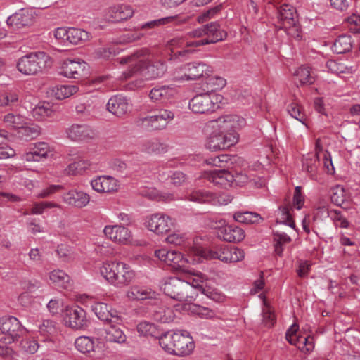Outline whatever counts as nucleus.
I'll use <instances>...</instances> for the list:
<instances>
[{
    "label": "nucleus",
    "mask_w": 360,
    "mask_h": 360,
    "mask_svg": "<svg viewBox=\"0 0 360 360\" xmlns=\"http://www.w3.org/2000/svg\"><path fill=\"white\" fill-rule=\"evenodd\" d=\"M99 271L106 281L116 288L127 286L135 277L134 271L128 264L117 261L103 262Z\"/></svg>",
    "instance_id": "obj_4"
},
{
    "label": "nucleus",
    "mask_w": 360,
    "mask_h": 360,
    "mask_svg": "<svg viewBox=\"0 0 360 360\" xmlns=\"http://www.w3.org/2000/svg\"><path fill=\"white\" fill-rule=\"evenodd\" d=\"M79 91L77 85H58L52 89V93L58 100L68 98Z\"/></svg>",
    "instance_id": "obj_39"
},
{
    "label": "nucleus",
    "mask_w": 360,
    "mask_h": 360,
    "mask_svg": "<svg viewBox=\"0 0 360 360\" xmlns=\"http://www.w3.org/2000/svg\"><path fill=\"white\" fill-rule=\"evenodd\" d=\"M65 319L66 325L75 330L83 329L88 325L85 311L78 306L67 307Z\"/></svg>",
    "instance_id": "obj_16"
},
{
    "label": "nucleus",
    "mask_w": 360,
    "mask_h": 360,
    "mask_svg": "<svg viewBox=\"0 0 360 360\" xmlns=\"http://www.w3.org/2000/svg\"><path fill=\"white\" fill-rule=\"evenodd\" d=\"M326 68L330 72L334 74H340L345 72V66L342 63H338L334 60H329L326 63Z\"/></svg>",
    "instance_id": "obj_63"
},
{
    "label": "nucleus",
    "mask_w": 360,
    "mask_h": 360,
    "mask_svg": "<svg viewBox=\"0 0 360 360\" xmlns=\"http://www.w3.org/2000/svg\"><path fill=\"white\" fill-rule=\"evenodd\" d=\"M280 217L279 220L281 223L289 226L291 228L295 227V221H293L291 214L290 213V209L287 206L281 207L279 208Z\"/></svg>",
    "instance_id": "obj_57"
},
{
    "label": "nucleus",
    "mask_w": 360,
    "mask_h": 360,
    "mask_svg": "<svg viewBox=\"0 0 360 360\" xmlns=\"http://www.w3.org/2000/svg\"><path fill=\"white\" fill-rule=\"evenodd\" d=\"M191 253L207 259H218L225 263H235L243 259V250L235 246L221 245L212 249L203 248L200 246L193 247Z\"/></svg>",
    "instance_id": "obj_5"
},
{
    "label": "nucleus",
    "mask_w": 360,
    "mask_h": 360,
    "mask_svg": "<svg viewBox=\"0 0 360 360\" xmlns=\"http://www.w3.org/2000/svg\"><path fill=\"white\" fill-rule=\"evenodd\" d=\"M233 219L236 221L243 224H255L263 220L258 213L248 211L235 212Z\"/></svg>",
    "instance_id": "obj_41"
},
{
    "label": "nucleus",
    "mask_w": 360,
    "mask_h": 360,
    "mask_svg": "<svg viewBox=\"0 0 360 360\" xmlns=\"http://www.w3.org/2000/svg\"><path fill=\"white\" fill-rule=\"evenodd\" d=\"M129 106V102L127 97L117 94L108 100L106 109L115 116L122 117L128 112Z\"/></svg>",
    "instance_id": "obj_18"
},
{
    "label": "nucleus",
    "mask_w": 360,
    "mask_h": 360,
    "mask_svg": "<svg viewBox=\"0 0 360 360\" xmlns=\"http://www.w3.org/2000/svg\"><path fill=\"white\" fill-rule=\"evenodd\" d=\"M187 198L191 201L199 203L209 202L212 204L214 200V193L205 191H193Z\"/></svg>",
    "instance_id": "obj_47"
},
{
    "label": "nucleus",
    "mask_w": 360,
    "mask_h": 360,
    "mask_svg": "<svg viewBox=\"0 0 360 360\" xmlns=\"http://www.w3.org/2000/svg\"><path fill=\"white\" fill-rule=\"evenodd\" d=\"M0 331L2 335L0 341L6 345L18 341L27 332L20 321L12 316H4L0 318Z\"/></svg>",
    "instance_id": "obj_9"
},
{
    "label": "nucleus",
    "mask_w": 360,
    "mask_h": 360,
    "mask_svg": "<svg viewBox=\"0 0 360 360\" xmlns=\"http://www.w3.org/2000/svg\"><path fill=\"white\" fill-rule=\"evenodd\" d=\"M89 73L88 64L84 60H65L60 68V74L68 78L81 79Z\"/></svg>",
    "instance_id": "obj_13"
},
{
    "label": "nucleus",
    "mask_w": 360,
    "mask_h": 360,
    "mask_svg": "<svg viewBox=\"0 0 360 360\" xmlns=\"http://www.w3.org/2000/svg\"><path fill=\"white\" fill-rule=\"evenodd\" d=\"M67 137L72 141H87L96 136V133L84 124H72L65 130Z\"/></svg>",
    "instance_id": "obj_15"
},
{
    "label": "nucleus",
    "mask_w": 360,
    "mask_h": 360,
    "mask_svg": "<svg viewBox=\"0 0 360 360\" xmlns=\"http://www.w3.org/2000/svg\"><path fill=\"white\" fill-rule=\"evenodd\" d=\"M121 323H112L105 329V340L109 342H115L118 344L124 343L127 340V336L123 330L118 326Z\"/></svg>",
    "instance_id": "obj_30"
},
{
    "label": "nucleus",
    "mask_w": 360,
    "mask_h": 360,
    "mask_svg": "<svg viewBox=\"0 0 360 360\" xmlns=\"http://www.w3.org/2000/svg\"><path fill=\"white\" fill-rule=\"evenodd\" d=\"M92 188L98 193H110L117 190L118 181L110 176H101L91 181Z\"/></svg>",
    "instance_id": "obj_20"
},
{
    "label": "nucleus",
    "mask_w": 360,
    "mask_h": 360,
    "mask_svg": "<svg viewBox=\"0 0 360 360\" xmlns=\"http://www.w3.org/2000/svg\"><path fill=\"white\" fill-rule=\"evenodd\" d=\"M6 22L15 29H20L30 25L33 22V16L28 10L21 9L9 16Z\"/></svg>",
    "instance_id": "obj_23"
},
{
    "label": "nucleus",
    "mask_w": 360,
    "mask_h": 360,
    "mask_svg": "<svg viewBox=\"0 0 360 360\" xmlns=\"http://www.w3.org/2000/svg\"><path fill=\"white\" fill-rule=\"evenodd\" d=\"M353 41L350 35L339 36L333 43V51L337 54H343L352 50Z\"/></svg>",
    "instance_id": "obj_35"
},
{
    "label": "nucleus",
    "mask_w": 360,
    "mask_h": 360,
    "mask_svg": "<svg viewBox=\"0 0 360 360\" xmlns=\"http://www.w3.org/2000/svg\"><path fill=\"white\" fill-rule=\"evenodd\" d=\"M162 289L167 296L179 302H191L197 296V294L193 292L192 286L177 277L168 278L162 285Z\"/></svg>",
    "instance_id": "obj_7"
},
{
    "label": "nucleus",
    "mask_w": 360,
    "mask_h": 360,
    "mask_svg": "<svg viewBox=\"0 0 360 360\" xmlns=\"http://www.w3.org/2000/svg\"><path fill=\"white\" fill-rule=\"evenodd\" d=\"M328 215L336 226L345 229L349 226V221L340 211L332 210L328 212Z\"/></svg>",
    "instance_id": "obj_54"
},
{
    "label": "nucleus",
    "mask_w": 360,
    "mask_h": 360,
    "mask_svg": "<svg viewBox=\"0 0 360 360\" xmlns=\"http://www.w3.org/2000/svg\"><path fill=\"white\" fill-rule=\"evenodd\" d=\"M167 261V265L171 266L174 271L179 272H186L188 259L181 252L171 250L169 253Z\"/></svg>",
    "instance_id": "obj_29"
},
{
    "label": "nucleus",
    "mask_w": 360,
    "mask_h": 360,
    "mask_svg": "<svg viewBox=\"0 0 360 360\" xmlns=\"http://www.w3.org/2000/svg\"><path fill=\"white\" fill-rule=\"evenodd\" d=\"M278 19L285 30L294 27L297 22L295 8L288 4L281 6L278 11Z\"/></svg>",
    "instance_id": "obj_27"
},
{
    "label": "nucleus",
    "mask_w": 360,
    "mask_h": 360,
    "mask_svg": "<svg viewBox=\"0 0 360 360\" xmlns=\"http://www.w3.org/2000/svg\"><path fill=\"white\" fill-rule=\"evenodd\" d=\"M174 219L164 212H157L147 216L144 224L150 231L157 235H164L174 227Z\"/></svg>",
    "instance_id": "obj_11"
},
{
    "label": "nucleus",
    "mask_w": 360,
    "mask_h": 360,
    "mask_svg": "<svg viewBox=\"0 0 360 360\" xmlns=\"http://www.w3.org/2000/svg\"><path fill=\"white\" fill-rule=\"evenodd\" d=\"M49 279L56 286L67 288L70 282V276L63 270L55 269L49 273Z\"/></svg>",
    "instance_id": "obj_43"
},
{
    "label": "nucleus",
    "mask_w": 360,
    "mask_h": 360,
    "mask_svg": "<svg viewBox=\"0 0 360 360\" xmlns=\"http://www.w3.org/2000/svg\"><path fill=\"white\" fill-rule=\"evenodd\" d=\"M174 117L173 112L161 109L155 114L141 119V124L148 130H161Z\"/></svg>",
    "instance_id": "obj_12"
},
{
    "label": "nucleus",
    "mask_w": 360,
    "mask_h": 360,
    "mask_svg": "<svg viewBox=\"0 0 360 360\" xmlns=\"http://www.w3.org/2000/svg\"><path fill=\"white\" fill-rule=\"evenodd\" d=\"M51 65V57L48 54L43 51H36L20 58L17 63V68L25 75H36Z\"/></svg>",
    "instance_id": "obj_6"
},
{
    "label": "nucleus",
    "mask_w": 360,
    "mask_h": 360,
    "mask_svg": "<svg viewBox=\"0 0 360 360\" xmlns=\"http://www.w3.org/2000/svg\"><path fill=\"white\" fill-rule=\"evenodd\" d=\"M190 311L202 319H214L218 317V311L199 304H191Z\"/></svg>",
    "instance_id": "obj_45"
},
{
    "label": "nucleus",
    "mask_w": 360,
    "mask_h": 360,
    "mask_svg": "<svg viewBox=\"0 0 360 360\" xmlns=\"http://www.w3.org/2000/svg\"><path fill=\"white\" fill-rule=\"evenodd\" d=\"M188 21V18H181L179 15H171L156 20H153L141 25L142 29L147 27H152L157 25H165L172 24L174 25H180L186 23Z\"/></svg>",
    "instance_id": "obj_38"
},
{
    "label": "nucleus",
    "mask_w": 360,
    "mask_h": 360,
    "mask_svg": "<svg viewBox=\"0 0 360 360\" xmlns=\"http://www.w3.org/2000/svg\"><path fill=\"white\" fill-rule=\"evenodd\" d=\"M138 333L143 336H151L159 339V331L153 323L142 321L137 325Z\"/></svg>",
    "instance_id": "obj_49"
},
{
    "label": "nucleus",
    "mask_w": 360,
    "mask_h": 360,
    "mask_svg": "<svg viewBox=\"0 0 360 360\" xmlns=\"http://www.w3.org/2000/svg\"><path fill=\"white\" fill-rule=\"evenodd\" d=\"M60 207V206L58 204L54 202L43 201L40 202H35L31 207L30 213L32 214H41L46 209Z\"/></svg>",
    "instance_id": "obj_53"
},
{
    "label": "nucleus",
    "mask_w": 360,
    "mask_h": 360,
    "mask_svg": "<svg viewBox=\"0 0 360 360\" xmlns=\"http://www.w3.org/2000/svg\"><path fill=\"white\" fill-rule=\"evenodd\" d=\"M175 93L173 88L169 86L155 87L150 92V98L153 101H163L172 97Z\"/></svg>",
    "instance_id": "obj_37"
},
{
    "label": "nucleus",
    "mask_w": 360,
    "mask_h": 360,
    "mask_svg": "<svg viewBox=\"0 0 360 360\" xmlns=\"http://www.w3.org/2000/svg\"><path fill=\"white\" fill-rule=\"evenodd\" d=\"M293 76L301 84H311L315 82V75L309 66L301 65L293 72Z\"/></svg>",
    "instance_id": "obj_34"
},
{
    "label": "nucleus",
    "mask_w": 360,
    "mask_h": 360,
    "mask_svg": "<svg viewBox=\"0 0 360 360\" xmlns=\"http://www.w3.org/2000/svg\"><path fill=\"white\" fill-rule=\"evenodd\" d=\"M41 134V129L37 124H22L18 131V136L25 141H30L39 136Z\"/></svg>",
    "instance_id": "obj_33"
},
{
    "label": "nucleus",
    "mask_w": 360,
    "mask_h": 360,
    "mask_svg": "<svg viewBox=\"0 0 360 360\" xmlns=\"http://www.w3.org/2000/svg\"><path fill=\"white\" fill-rule=\"evenodd\" d=\"M120 63L127 64V70L122 73V78L127 79L140 73L146 79H155L162 77L167 71L166 62L160 59L150 60L147 51L141 50L134 54L120 58Z\"/></svg>",
    "instance_id": "obj_2"
},
{
    "label": "nucleus",
    "mask_w": 360,
    "mask_h": 360,
    "mask_svg": "<svg viewBox=\"0 0 360 360\" xmlns=\"http://www.w3.org/2000/svg\"><path fill=\"white\" fill-rule=\"evenodd\" d=\"M221 96L216 94L205 93L195 96L189 101V108L194 113L204 114L214 112L219 108Z\"/></svg>",
    "instance_id": "obj_10"
},
{
    "label": "nucleus",
    "mask_w": 360,
    "mask_h": 360,
    "mask_svg": "<svg viewBox=\"0 0 360 360\" xmlns=\"http://www.w3.org/2000/svg\"><path fill=\"white\" fill-rule=\"evenodd\" d=\"M319 165V160L317 154L308 153L302 158V170L312 179L316 177Z\"/></svg>",
    "instance_id": "obj_31"
},
{
    "label": "nucleus",
    "mask_w": 360,
    "mask_h": 360,
    "mask_svg": "<svg viewBox=\"0 0 360 360\" xmlns=\"http://www.w3.org/2000/svg\"><path fill=\"white\" fill-rule=\"evenodd\" d=\"M63 189V186L62 185H51L41 190V191L37 195V197L39 198H46Z\"/></svg>",
    "instance_id": "obj_62"
},
{
    "label": "nucleus",
    "mask_w": 360,
    "mask_h": 360,
    "mask_svg": "<svg viewBox=\"0 0 360 360\" xmlns=\"http://www.w3.org/2000/svg\"><path fill=\"white\" fill-rule=\"evenodd\" d=\"M69 27H60L53 30L54 37L60 43L68 42Z\"/></svg>",
    "instance_id": "obj_60"
},
{
    "label": "nucleus",
    "mask_w": 360,
    "mask_h": 360,
    "mask_svg": "<svg viewBox=\"0 0 360 360\" xmlns=\"http://www.w3.org/2000/svg\"><path fill=\"white\" fill-rule=\"evenodd\" d=\"M205 29L206 34L208 37L206 39H215V38H219V37L221 36V39L220 41H223L226 37V32L224 30L219 29V25L216 22H212L210 24H207L204 25Z\"/></svg>",
    "instance_id": "obj_46"
},
{
    "label": "nucleus",
    "mask_w": 360,
    "mask_h": 360,
    "mask_svg": "<svg viewBox=\"0 0 360 360\" xmlns=\"http://www.w3.org/2000/svg\"><path fill=\"white\" fill-rule=\"evenodd\" d=\"M90 167V162L88 160H78L70 163L65 169V173L68 175H77L82 174Z\"/></svg>",
    "instance_id": "obj_44"
},
{
    "label": "nucleus",
    "mask_w": 360,
    "mask_h": 360,
    "mask_svg": "<svg viewBox=\"0 0 360 360\" xmlns=\"http://www.w3.org/2000/svg\"><path fill=\"white\" fill-rule=\"evenodd\" d=\"M153 316L155 321L161 323H170L176 316L174 311L166 306L160 307L154 311Z\"/></svg>",
    "instance_id": "obj_40"
},
{
    "label": "nucleus",
    "mask_w": 360,
    "mask_h": 360,
    "mask_svg": "<svg viewBox=\"0 0 360 360\" xmlns=\"http://www.w3.org/2000/svg\"><path fill=\"white\" fill-rule=\"evenodd\" d=\"M126 295L130 300H144L155 298L156 292L147 286L135 285L129 288Z\"/></svg>",
    "instance_id": "obj_26"
},
{
    "label": "nucleus",
    "mask_w": 360,
    "mask_h": 360,
    "mask_svg": "<svg viewBox=\"0 0 360 360\" xmlns=\"http://www.w3.org/2000/svg\"><path fill=\"white\" fill-rule=\"evenodd\" d=\"M212 68L203 62L194 61L185 63L175 69L173 79L176 82L195 80L210 75Z\"/></svg>",
    "instance_id": "obj_8"
},
{
    "label": "nucleus",
    "mask_w": 360,
    "mask_h": 360,
    "mask_svg": "<svg viewBox=\"0 0 360 360\" xmlns=\"http://www.w3.org/2000/svg\"><path fill=\"white\" fill-rule=\"evenodd\" d=\"M20 101V92L18 89L12 88L0 92V107L12 106Z\"/></svg>",
    "instance_id": "obj_32"
},
{
    "label": "nucleus",
    "mask_w": 360,
    "mask_h": 360,
    "mask_svg": "<svg viewBox=\"0 0 360 360\" xmlns=\"http://www.w3.org/2000/svg\"><path fill=\"white\" fill-rule=\"evenodd\" d=\"M202 294L205 295L208 298L217 302H223L225 300V295L224 294L210 288L205 287Z\"/></svg>",
    "instance_id": "obj_58"
},
{
    "label": "nucleus",
    "mask_w": 360,
    "mask_h": 360,
    "mask_svg": "<svg viewBox=\"0 0 360 360\" xmlns=\"http://www.w3.org/2000/svg\"><path fill=\"white\" fill-rule=\"evenodd\" d=\"M288 112L292 117L307 125V117L302 106L297 103H292L288 106Z\"/></svg>",
    "instance_id": "obj_52"
},
{
    "label": "nucleus",
    "mask_w": 360,
    "mask_h": 360,
    "mask_svg": "<svg viewBox=\"0 0 360 360\" xmlns=\"http://www.w3.org/2000/svg\"><path fill=\"white\" fill-rule=\"evenodd\" d=\"M53 114V110L49 103L39 104L32 110L33 117L38 120H42L46 117H51Z\"/></svg>",
    "instance_id": "obj_48"
},
{
    "label": "nucleus",
    "mask_w": 360,
    "mask_h": 360,
    "mask_svg": "<svg viewBox=\"0 0 360 360\" xmlns=\"http://www.w3.org/2000/svg\"><path fill=\"white\" fill-rule=\"evenodd\" d=\"M53 155V149L46 142H36L30 146V150L25 152L22 159L26 162H40Z\"/></svg>",
    "instance_id": "obj_14"
},
{
    "label": "nucleus",
    "mask_w": 360,
    "mask_h": 360,
    "mask_svg": "<svg viewBox=\"0 0 360 360\" xmlns=\"http://www.w3.org/2000/svg\"><path fill=\"white\" fill-rule=\"evenodd\" d=\"M101 341L99 338L89 336H79L75 340V346L80 353L89 356H96L100 351Z\"/></svg>",
    "instance_id": "obj_17"
},
{
    "label": "nucleus",
    "mask_w": 360,
    "mask_h": 360,
    "mask_svg": "<svg viewBox=\"0 0 360 360\" xmlns=\"http://www.w3.org/2000/svg\"><path fill=\"white\" fill-rule=\"evenodd\" d=\"M204 177L215 185L226 187L230 186L232 173L226 169H214L205 172Z\"/></svg>",
    "instance_id": "obj_25"
},
{
    "label": "nucleus",
    "mask_w": 360,
    "mask_h": 360,
    "mask_svg": "<svg viewBox=\"0 0 360 360\" xmlns=\"http://www.w3.org/2000/svg\"><path fill=\"white\" fill-rule=\"evenodd\" d=\"M186 236L185 234L174 233L169 235L166 238L167 243L174 245H181L185 243L186 241Z\"/></svg>",
    "instance_id": "obj_64"
},
{
    "label": "nucleus",
    "mask_w": 360,
    "mask_h": 360,
    "mask_svg": "<svg viewBox=\"0 0 360 360\" xmlns=\"http://www.w3.org/2000/svg\"><path fill=\"white\" fill-rule=\"evenodd\" d=\"M63 198L65 202L78 208L86 206L90 200V197L87 193L76 190L70 191L64 194Z\"/></svg>",
    "instance_id": "obj_28"
},
{
    "label": "nucleus",
    "mask_w": 360,
    "mask_h": 360,
    "mask_svg": "<svg viewBox=\"0 0 360 360\" xmlns=\"http://www.w3.org/2000/svg\"><path fill=\"white\" fill-rule=\"evenodd\" d=\"M110 307L103 302L96 303L92 307V310L95 313L96 316L102 321L108 323H122V320L120 316L117 312L113 314L110 310Z\"/></svg>",
    "instance_id": "obj_19"
},
{
    "label": "nucleus",
    "mask_w": 360,
    "mask_h": 360,
    "mask_svg": "<svg viewBox=\"0 0 360 360\" xmlns=\"http://www.w3.org/2000/svg\"><path fill=\"white\" fill-rule=\"evenodd\" d=\"M3 121L6 126L18 129V131L22 124H25V118L18 114L8 113L4 117Z\"/></svg>",
    "instance_id": "obj_50"
},
{
    "label": "nucleus",
    "mask_w": 360,
    "mask_h": 360,
    "mask_svg": "<svg viewBox=\"0 0 360 360\" xmlns=\"http://www.w3.org/2000/svg\"><path fill=\"white\" fill-rule=\"evenodd\" d=\"M134 13V9L131 6L118 4L108 8L107 16L112 22H120L131 18Z\"/></svg>",
    "instance_id": "obj_22"
},
{
    "label": "nucleus",
    "mask_w": 360,
    "mask_h": 360,
    "mask_svg": "<svg viewBox=\"0 0 360 360\" xmlns=\"http://www.w3.org/2000/svg\"><path fill=\"white\" fill-rule=\"evenodd\" d=\"M91 38L89 32L76 27H69L68 42L72 44H79L86 42Z\"/></svg>",
    "instance_id": "obj_36"
},
{
    "label": "nucleus",
    "mask_w": 360,
    "mask_h": 360,
    "mask_svg": "<svg viewBox=\"0 0 360 360\" xmlns=\"http://www.w3.org/2000/svg\"><path fill=\"white\" fill-rule=\"evenodd\" d=\"M39 333L43 335H48L56 332L55 323L51 320H44L39 326Z\"/></svg>",
    "instance_id": "obj_59"
},
{
    "label": "nucleus",
    "mask_w": 360,
    "mask_h": 360,
    "mask_svg": "<svg viewBox=\"0 0 360 360\" xmlns=\"http://www.w3.org/2000/svg\"><path fill=\"white\" fill-rule=\"evenodd\" d=\"M39 346L37 340L30 338L22 340L19 345L22 352L29 354H34L38 350Z\"/></svg>",
    "instance_id": "obj_55"
},
{
    "label": "nucleus",
    "mask_w": 360,
    "mask_h": 360,
    "mask_svg": "<svg viewBox=\"0 0 360 360\" xmlns=\"http://www.w3.org/2000/svg\"><path fill=\"white\" fill-rule=\"evenodd\" d=\"M142 150L147 153H160L166 150L165 146L158 140H149L142 146Z\"/></svg>",
    "instance_id": "obj_51"
},
{
    "label": "nucleus",
    "mask_w": 360,
    "mask_h": 360,
    "mask_svg": "<svg viewBox=\"0 0 360 360\" xmlns=\"http://www.w3.org/2000/svg\"><path fill=\"white\" fill-rule=\"evenodd\" d=\"M243 119L236 115H226L209 121L206 124L207 131H211L207 136L205 147L210 151L225 150L235 145L238 141V134L236 131Z\"/></svg>",
    "instance_id": "obj_1"
},
{
    "label": "nucleus",
    "mask_w": 360,
    "mask_h": 360,
    "mask_svg": "<svg viewBox=\"0 0 360 360\" xmlns=\"http://www.w3.org/2000/svg\"><path fill=\"white\" fill-rule=\"evenodd\" d=\"M218 236L229 243H238L245 238L244 231L236 225H225L218 230Z\"/></svg>",
    "instance_id": "obj_21"
},
{
    "label": "nucleus",
    "mask_w": 360,
    "mask_h": 360,
    "mask_svg": "<svg viewBox=\"0 0 360 360\" xmlns=\"http://www.w3.org/2000/svg\"><path fill=\"white\" fill-rule=\"evenodd\" d=\"M250 181V177L243 172L232 173V179H230V186H243Z\"/></svg>",
    "instance_id": "obj_56"
},
{
    "label": "nucleus",
    "mask_w": 360,
    "mask_h": 360,
    "mask_svg": "<svg viewBox=\"0 0 360 360\" xmlns=\"http://www.w3.org/2000/svg\"><path fill=\"white\" fill-rule=\"evenodd\" d=\"M159 345L167 353L178 356L190 355L195 349V342L190 333L182 330H171L159 337Z\"/></svg>",
    "instance_id": "obj_3"
},
{
    "label": "nucleus",
    "mask_w": 360,
    "mask_h": 360,
    "mask_svg": "<svg viewBox=\"0 0 360 360\" xmlns=\"http://www.w3.org/2000/svg\"><path fill=\"white\" fill-rule=\"evenodd\" d=\"M263 321L269 328L272 327L276 323L275 314L269 307H266L263 309Z\"/></svg>",
    "instance_id": "obj_61"
},
{
    "label": "nucleus",
    "mask_w": 360,
    "mask_h": 360,
    "mask_svg": "<svg viewBox=\"0 0 360 360\" xmlns=\"http://www.w3.org/2000/svg\"><path fill=\"white\" fill-rule=\"evenodd\" d=\"M103 232L110 240L119 243H127L131 237L129 229L122 226H106Z\"/></svg>",
    "instance_id": "obj_24"
},
{
    "label": "nucleus",
    "mask_w": 360,
    "mask_h": 360,
    "mask_svg": "<svg viewBox=\"0 0 360 360\" xmlns=\"http://www.w3.org/2000/svg\"><path fill=\"white\" fill-rule=\"evenodd\" d=\"M331 201L338 206H342L349 199L345 188L340 185H336L331 188Z\"/></svg>",
    "instance_id": "obj_42"
}]
</instances>
